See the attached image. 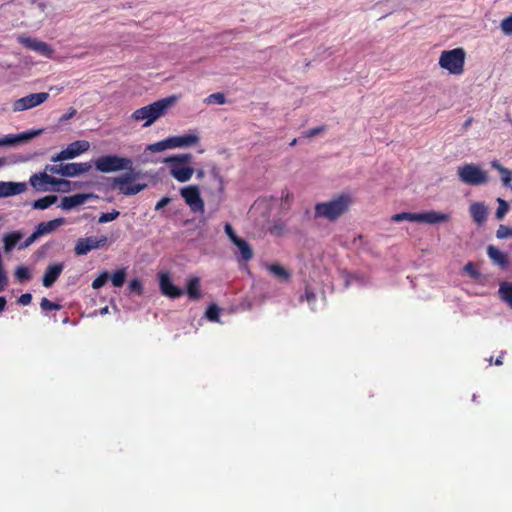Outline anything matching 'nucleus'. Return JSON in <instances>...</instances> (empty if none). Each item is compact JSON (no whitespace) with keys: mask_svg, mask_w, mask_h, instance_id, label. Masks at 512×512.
<instances>
[{"mask_svg":"<svg viewBox=\"0 0 512 512\" xmlns=\"http://www.w3.org/2000/svg\"><path fill=\"white\" fill-rule=\"evenodd\" d=\"M267 270L280 281H287L290 277L289 271L279 264L268 265Z\"/></svg>","mask_w":512,"mask_h":512,"instance_id":"obj_29","label":"nucleus"},{"mask_svg":"<svg viewBox=\"0 0 512 512\" xmlns=\"http://www.w3.org/2000/svg\"><path fill=\"white\" fill-rule=\"evenodd\" d=\"M49 94L46 92L33 93L15 100L12 103L14 112H22L37 107L47 101Z\"/></svg>","mask_w":512,"mask_h":512,"instance_id":"obj_11","label":"nucleus"},{"mask_svg":"<svg viewBox=\"0 0 512 512\" xmlns=\"http://www.w3.org/2000/svg\"><path fill=\"white\" fill-rule=\"evenodd\" d=\"M134 174H125L114 179L116 187L124 195H135L146 188V184L134 183Z\"/></svg>","mask_w":512,"mask_h":512,"instance_id":"obj_12","label":"nucleus"},{"mask_svg":"<svg viewBox=\"0 0 512 512\" xmlns=\"http://www.w3.org/2000/svg\"><path fill=\"white\" fill-rule=\"evenodd\" d=\"M92 168L91 163H67L61 165H47L46 171L52 174H58L63 177H76L88 172Z\"/></svg>","mask_w":512,"mask_h":512,"instance_id":"obj_7","label":"nucleus"},{"mask_svg":"<svg viewBox=\"0 0 512 512\" xmlns=\"http://www.w3.org/2000/svg\"><path fill=\"white\" fill-rule=\"evenodd\" d=\"M191 160V154H179L167 157L164 163L169 166L170 175L174 179L179 182H187L194 174V169L189 165Z\"/></svg>","mask_w":512,"mask_h":512,"instance_id":"obj_4","label":"nucleus"},{"mask_svg":"<svg viewBox=\"0 0 512 512\" xmlns=\"http://www.w3.org/2000/svg\"><path fill=\"white\" fill-rule=\"evenodd\" d=\"M48 171H44L41 173H35L30 176L29 183L30 185L37 191L46 192L49 191V180H51V176L48 175Z\"/></svg>","mask_w":512,"mask_h":512,"instance_id":"obj_21","label":"nucleus"},{"mask_svg":"<svg viewBox=\"0 0 512 512\" xmlns=\"http://www.w3.org/2000/svg\"><path fill=\"white\" fill-rule=\"evenodd\" d=\"M234 245L238 248L241 258L244 261H249L253 257V250L250 245L242 238L237 240Z\"/></svg>","mask_w":512,"mask_h":512,"instance_id":"obj_28","label":"nucleus"},{"mask_svg":"<svg viewBox=\"0 0 512 512\" xmlns=\"http://www.w3.org/2000/svg\"><path fill=\"white\" fill-rule=\"evenodd\" d=\"M19 41L29 49L36 51L43 56L50 57L52 54L50 46L42 41L29 37H19Z\"/></svg>","mask_w":512,"mask_h":512,"instance_id":"obj_20","label":"nucleus"},{"mask_svg":"<svg viewBox=\"0 0 512 512\" xmlns=\"http://www.w3.org/2000/svg\"><path fill=\"white\" fill-rule=\"evenodd\" d=\"M100 315H106L109 313V308L106 306L99 311Z\"/></svg>","mask_w":512,"mask_h":512,"instance_id":"obj_54","label":"nucleus"},{"mask_svg":"<svg viewBox=\"0 0 512 512\" xmlns=\"http://www.w3.org/2000/svg\"><path fill=\"white\" fill-rule=\"evenodd\" d=\"M316 133H317V130H313V131L310 132V135H314Z\"/></svg>","mask_w":512,"mask_h":512,"instance_id":"obj_57","label":"nucleus"},{"mask_svg":"<svg viewBox=\"0 0 512 512\" xmlns=\"http://www.w3.org/2000/svg\"><path fill=\"white\" fill-rule=\"evenodd\" d=\"M218 316H219V308L216 305H211L208 308V310L206 311V317L210 321L218 322L219 321Z\"/></svg>","mask_w":512,"mask_h":512,"instance_id":"obj_43","label":"nucleus"},{"mask_svg":"<svg viewBox=\"0 0 512 512\" xmlns=\"http://www.w3.org/2000/svg\"><path fill=\"white\" fill-rule=\"evenodd\" d=\"M90 149V143L87 140H77L70 143L66 148L52 156V162H62L74 159Z\"/></svg>","mask_w":512,"mask_h":512,"instance_id":"obj_8","label":"nucleus"},{"mask_svg":"<svg viewBox=\"0 0 512 512\" xmlns=\"http://www.w3.org/2000/svg\"><path fill=\"white\" fill-rule=\"evenodd\" d=\"M464 270L473 278H477L479 276V273L474 268L472 263H468L465 265Z\"/></svg>","mask_w":512,"mask_h":512,"instance_id":"obj_49","label":"nucleus"},{"mask_svg":"<svg viewBox=\"0 0 512 512\" xmlns=\"http://www.w3.org/2000/svg\"><path fill=\"white\" fill-rule=\"evenodd\" d=\"M43 129L29 130L19 134H7L0 137V148L16 147L28 143L33 138L42 134Z\"/></svg>","mask_w":512,"mask_h":512,"instance_id":"obj_13","label":"nucleus"},{"mask_svg":"<svg viewBox=\"0 0 512 512\" xmlns=\"http://www.w3.org/2000/svg\"><path fill=\"white\" fill-rule=\"evenodd\" d=\"M27 188L25 182L0 181V198L22 194Z\"/></svg>","mask_w":512,"mask_h":512,"instance_id":"obj_17","label":"nucleus"},{"mask_svg":"<svg viewBox=\"0 0 512 512\" xmlns=\"http://www.w3.org/2000/svg\"><path fill=\"white\" fill-rule=\"evenodd\" d=\"M466 51L462 47L451 50H443L438 59L441 69L454 76H460L465 70Z\"/></svg>","mask_w":512,"mask_h":512,"instance_id":"obj_3","label":"nucleus"},{"mask_svg":"<svg viewBox=\"0 0 512 512\" xmlns=\"http://www.w3.org/2000/svg\"><path fill=\"white\" fill-rule=\"evenodd\" d=\"M498 293L500 299L512 308V283L507 281L501 282Z\"/></svg>","mask_w":512,"mask_h":512,"instance_id":"obj_26","label":"nucleus"},{"mask_svg":"<svg viewBox=\"0 0 512 512\" xmlns=\"http://www.w3.org/2000/svg\"><path fill=\"white\" fill-rule=\"evenodd\" d=\"M58 197L56 195H48L43 198H40L33 202L32 207L38 210H45L49 208L51 205L56 203Z\"/></svg>","mask_w":512,"mask_h":512,"instance_id":"obj_30","label":"nucleus"},{"mask_svg":"<svg viewBox=\"0 0 512 512\" xmlns=\"http://www.w3.org/2000/svg\"><path fill=\"white\" fill-rule=\"evenodd\" d=\"M6 306V299L4 297H0V312L4 310Z\"/></svg>","mask_w":512,"mask_h":512,"instance_id":"obj_53","label":"nucleus"},{"mask_svg":"<svg viewBox=\"0 0 512 512\" xmlns=\"http://www.w3.org/2000/svg\"><path fill=\"white\" fill-rule=\"evenodd\" d=\"M487 254L490 257V259L497 265L501 267H507L508 265V258L507 255L501 252L499 249H497L494 246H489L487 248Z\"/></svg>","mask_w":512,"mask_h":512,"instance_id":"obj_24","label":"nucleus"},{"mask_svg":"<svg viewBox=\"0 0 512 512\" xmlns=\"http://www.w3.org/2000/svg\"><path fill=\"white\" fill-rule=\"evenodd\" d=\"M27 160L28 159L23 156H14L10 160H8L7 158L1 157L0 158V167H3L7 164H16V163L26 162Z\"/></svg>","mask_w":512,"mask_h":512,"instance_id":"obj_40","label":"nucleus"},{"mask_svg":"<svg viewBox=\"0 0 512 512\" xmlns=\"http://www.w3.org/2000/svg\"><path fill=\"white\" fill-rule=\"evenodd\" d=\"M109 278V275L107 272L101 273L93 282H92V288L93 289H99L102 286H104Z\"/></svg>","mask_w":512,"mask_h":512,"instance_id":"obj_39","label":"nucleus"},{"mask_svg":"<svg viewBox=\"0 0 512 512\" xmlns=\"http://www.w3.org/2000/svg\"><path fill=\"white\" fill-rule=\"evenodd\" d=\"M312 297V295H310L309 293H307V298H308V301H310V298Z\"/></svg>","mask_w":512,"mask_h":512,"instance_id":"obj_58","label":"nucleus"},{"mask_svg":"<svg viewBox=\"0 0 512 512\" xmlns=\"http://www.w3.org/2000/svg\"><path fill=\"white\" fill-rule=\"evenodd\" d=\"M64 269V265L62 263H53L50 264L47 269L45 270L44 276H43V286L45 287H51L54 282L58 279L60 274L62 273Z\"/></svg>","mask_w":512,"mask_h":512,"instance_id":"obj_22","label":"nucleus"},{"mask_svg":"<svg viewBox=\"0 0 512 512\" xmlns=\"http://www.w3.org/2000/svg\"><path fill=\"white\" fill-rule=\"evenodd\" d=\"M224 230L226 235L233 244L240 239V237L236 235L235 231L233 230L232 226L229 223L225 224Z\"/></svg>","mask_w":512,"mask_h":512,"instance_id":"obj_45","label":"nucleus"},{"mask_svg":"<svg viewBox=\"0 0 512 512\" xmlns=\"http://www.w3.org/2000/svg\"><path fill=\"white\" fill-rule=\"evenodd\" d=\"M496 236L499 239H505L508 237H512V228L505 226V225H500L496 232Z\"/></svg>","mask_w":512,"mask_h":512,"instance_id":"obj_42","label":"nucleus"},{"mask_svg":"<svg viewBox=\"0 0 512 512\" xmlns=\"http://www.w3.org/2000/svg\"><path fill=\"white\" fill-rule=\"evenodd\" d=\"M459 180L470 186L486 185L489 182L488 172L475 163H465L457 167Z\"/></svg>","mask_w":512,"mask_h":512,"instance_id":"obj_5","label":"nucleus"},{"mask_svg":"<svg viewBox=\"0 0 512 512\" xmlns=\"http://www.w3.org/2000/svg\"><path fill=\"white\" fill-rule=\"evenodd\" d=\"M469 214L477 225H482L488 217V208L483 202H472L469 206Z\"/></svg>","mask_w":512,"mask_h":512,"instance_id":"obj_19","label":"nucleus"},{"mask_svg":"<svg viewBox=\"0 0 512 512\" xmlns=\"http://www.w3.org/2000/svg\"><path fill=\"white\" fill-rule=\"evenodd\" d=\"M15 276L16 278L19 280V281H26V280H29L31 278V274H30V271L27 267L25 266H19L17 267L16 271H15Z\"/></svg>","mask_w":512,"mask_h":512,"instance_id":"obj_37","label":"nucleus"},{"mask_svg":"<svg viewBox=\"0 0 512 512\" xmlns=\"http://www.w3.org/2000/svg\"><path fill=\"white\" fill-rule=\"evenodd\" d=\"M59 181L60 179L51 176V180H49V185H52L53 188H55L59 184Z\"/></svg>","mask_w":512,"mask_h":512,"instance_id":"obj_52","label":"nucleus"},{"mask_svg":"<svg viewBox=\"0 0 512 512\" xmlns=\"http://www.w3.org/2000/svg\"><path fill=\"white\" fill-rule=\"evenodd\" d=\"M24 234L21 231H13L4 235V250L10 252L16 244L23 238Z\"/></svg>","mask_w":512,"mask_h":512,"instance_id":"obj_25","label":"nucleus"},{"mask_svg":"<svg viewBox=\"0 0 512 512\" xmlns=\"http://www.w3.org/2000/svg\"><path fill=\"white\" fill-rule=\"evenodd\" d=\"M160 289L164 295L170 298H178L183 294V291L172 283L166 272L160 274Z\"/></svg>","mask_w":512,"mask_h":512,"instance_id":"obj_18","label":"nucleus"},{"mask_svg":"<svg viewBox=\"0 0 512 512\" xmlns=\"http://www.w3.org/2000/svg\"><path fill=\"white\" fill-rule=\"evenodd\" d=\"M500 29L505 35L512 34V14L501 21Z\"/></svg>","mask_w":512,"mask_h":512,"instance_id":"obj_38","label":"nucleus"},{"mask_svg":"<svg viewBox=\"0 0 512 512\" xmlns=\"http://www.w3.org/2000/svg\"><path fill=\"white\" fill-rule=\"evenodd\" d=\"M270 233L274 236H281L285 232V226L283 224H275L270 227L269 229Z\"/></svg>","mask_w":512,"mask_h":512,"instance_id":"obj_48","label":"nucleus"},{"mask_svg":"<svg viewBox=\"0 0 512 512\" xmlns=\"http://www.w3.org/2000/svg\"><path fill=\"white\" fill-rule=\"evenodd\" d=\"M497 202H498V208L496 210L495 216L498 220H501L505 216V214L508 212L509 204L502 198H498Z\"/></svg>","mask_w":512,"mask_h":512,"instance_id":"obj_35","label":"nucleus"},{"mask_svg":"<svg viewBox=\"0 0 512 512\" xmlns=\"http://www.w3.org/2000/svg\"><path fill=\"white\" fill-rule=\"evenodd\" d=\"M177 100V96L162 98L150 105L135 110L131 114V119L135 122H143V127H149L160 117L164 116Z\"/></svg>","mask_w":512,"mask_h":512,"instance_id":"obj_1","label":"nucleus"},{"mask_svg":"<svg viewBox=\"0 0 512 512\" xmlns=\"http://www.w3.org/2000/svg\"><path fill=\"white\" fill-rule=\"evenodd\" d=\"M125 278H126V272L124 269H120L118 271H116L112 277H111V281H112V284L115 286V287H120L123 285L124 281H125Z\"/></svg>","mask_w":512,"mask_h":512,"instance_id":"obj_36","label":"nucleus"},{"mask_svg":"<svg viewBox=\"0 0 512 512\" xmlns=\"http://www.w3.org/2000/svg\"><path fill=\"white\" fill-rule=\"evenodd\" d=\"M170 149H172V147H171V142H170L169 137L164 140H161L159 142L149 144L146 147V150L150 151L152 153H159V152H163V151L170 150Z\"/></svg>","mask_w":512,"mask_h":512,"instance_id":"obj_31","label":"nucleus"},{"mask_svg":"<svg viewBox=\"0 0 512 512\" xmlns=\"http://www.w3.org/2000/svg\"><path fill=\"white\" fill-rule=\"evenodd\" d=\"M180 195L193 212L203 213L204 202L197 185H188L180 189Z\"/></svg>","mask_w":512,"mask_h":512,"instance_id":"obj_9","label":"nucleus"},{"mask_svg":"<svg viewBox=\"0 0 512 512\" xmlns=\"http://www.w3.org/2000/svg\"><path fill=\"white\" fill-rule=\"evenodd\" d=\"M187 293L190 299L201 298L200 279L198 277L190 278L187 282Z\"/></svg>","mask_w":512,"mask_h":512,"instance_id":"obj_27","label":"nucleus"},{"mask_svg":"<svg viewBox=\"0 0 512 512\" xmlns=\"http://www.w3.org/2000/svg\"><path fill=\"white\" fill-rule=\"evenodd\" d=\"M98 196L93 193H79L63 197L59 207L63 210H71L75 207L85 204L90 199H97Z\"/></svg>","mask_w":512,"mask_h":512,"instance_id":"obj_16","label":"nucleus"},{"mask_svg":"<svg viewBox=\"0 0 512 512\" xmlns=\"http://www.w3.org/2000/svg\"><path fill=\"white\" fill-rule=\"evenodd\" d=\"M169 203H170V198L164 197L160 201L157 202L155 209L160 210L163 207H165L166 205H168Z\"/></svg>","mask_w":512,"mask_h":512,"instance_id":"obj_51","label":"nucleus"},{"mask_svg":"<svg viewBox=\"0 0 512 512\" xmlns=\"http://www.w3.org/2000/svg\"><path fill=\"white\" fill-rule=\"evenodd\" d=\"M351 204L352 198L349 194H340L328 201L317 203L314 214L316 218L335 221L349 209Z\"/></svg>","mask_w":512,"mask_h":512,"instance_id":"obj_2","label":"nucleus"},{"mask_svg":"<svg viewBox=\"0 0 512 512\" xmlns=\"http://www.w3.org/2000/svg\"><path fill=\"white\" fill-rule=\"evenodd\" d=\"M31 300H32V295L29 294V293H25V294H22L19 299H18V302L21 304V305H29L31 303Z\"/></svg>","mask_w":512,"mask_h":512,"instance_id":"obj_50","label":"nucleus"},{"mask_svg":"<svg viewBox=\"0 0 512 512\" xmlns=\"http://www.w3.org/2000/svg\"><path fill=\"white\" fill-rule=\"evenodd\" d=\"M77 187H78L77 183H74L72 186V183L70 181L65 180V179H60L57 187L53 188L52 190L56 191V192H61V193H68Z\"/></svg>","mask_w":512,"mask_h":512,"instance_id":"obj_33","label":"nucleus"},{"mask_svg":"<svg viewBox=\"0 0 512 512\" xmlns=\"http://www.w3.org/2000/svg\"><path fill=\"white\" fill-rule=\"evenodd\" d=\"M119 211H116V210H113L112 212H109V213H103L99 219H98V222L99 223H107V222H111L113 220H115L118 216H119Z\"/></svg>","mask_w":512,"mask_h":512,"instance_id":"obj_41","label":"nucleus"},{"mask_svg":"<svg viewBox=\"0 0 512 512\" xmlns=\"http://www.w3.org/2000/svg\"><path fill=\"white\" fill-rule=\"evenodd\" d=\"M108 238L102 236H91L79 238L76 241L74 251L76 255H85L92 250L103 248L107 245Z\"/></svg>","mask_w":512,"mask_h":512,"instance_id":"obj_10","label":"nucleus"},{"mask_svg":"<svg viewBox=\"0 0 512 512\" xmlns=\"http://www.w3.org/2000/svg\"><path fill=\"white\" fill-rule=\"evenodd\" d=\"M204 102L208 105H223L226 103V98L223 93H213L205 98Z\"/></svg>","mask_w":512,"mask_h":512,"instance_id":"obj_34","label":"nucleus"},{"mask_svg":"<svg viewBox=\"0 0 512 512\" xmlns=\"http://www.w3.org/2000/svg\"><path fill=\"white\" fill-rule=\"evenodd\" d=\"M450 220L451 215L449 213L436 210L419 212L417 217V223L429 225L445 224L448 223Z\"/></svg>","mask_w":512,"mask_h":512,"instance_id":"obj_15","label":"nucleus"},{"mask_svg":"<svg viewBox=\"0 0 512 512\" xmlns=\"http://www.w3.org/2000/svg\"><path fill=\"white\" fill-rule=\"evenodd\" d=\"M40 306L43 310H58L60 308L58 304L52 303L47 298H42Z\"/></svg>","mask_w":512,"mask_h":512,"instance_id":"obj_46","label":"nucleus"},{"mask_svg":"<svg viewBox=\"0 0 512 512\" xmlns=\"http://www.w3.org/2000/svg\"><path fill=\"white\" fill-rule=\"evenodd\" d=\"M65 223L66 221L64 218H56L48 222H41L36 227L37 234H39L40 237L46 234H50L56 231L60 226L64 225Z\"/></svg>","mask_w":512,"mask_h":512,"instance_id":"obj_23","label":"nucleus"},{"mask_svg":"<svg viewBox=\"0 0 512 512\" xmlns=\"http://www.w3.org/2000/svg\"><path fill=\"white\" fill-rule=\"evenodd\" d=\"M169 138L172 149L193 147L200 142V134L197 130H190L188 133Z\"/></svg>","mask_w":512,"mask_h":512,"instance_id":"obj_14","label":"nucleus"},{"mask_svg":"<svg viewBox=\"0 0 512 512\" xmlns=\"http://www.w3.org/2000/svg\"><path fill=\"white\" fill-rule=\"evenodd\" d=\"M129 289L131 292L141 294L142 293V283L138 279H133L129 282Z\"/></svg>","mask_w":512,"mask_h":512,"instance_id":"obj_47","label":"nucleus"},{"mask_svg":"<svg viewBox=\"0 0 512 512\" xmlns=\"http://www.w3.org/2000/svg\"><path fill=\"white\" fill-rule=\"evenodd\" d=\"M502 359H503V357H502V356H499V357L497 358V360L495 361V364H496V365H501V364L503 363Z\"/></svg>","mask_w":512,"mask_h":512,"instance_id":"obj_55","label":"nucleus"},{"mask_svg":"<svg viewBox=\"0 0 512 512\" xmlns=\"http://www.w3.org/2000/svg\"><path fill=\"white\" fill-rule=\"evenodd\" d=\"M203 176H204V171L203 170H199L197 172V178L201 179V178H203Z\"/></svg>","mask_w":512,"mask_h":512,"instance_id":"obj_56","label":"nucleus"},{"mask_svg":"<svg viewBox=\"0 0 512 512\" xmlns=\"http://www.w3.org/2000/svg\"><path fill=\"white\" fill-rule=\"evenodd\" d=\"M133 162L130 158L117 155L101 156L95 160V167L102 173H111L132 169Z\"/></svg>","mask_w":512,"mask_h":512,"instance_id":"obj_6","label":"nucleus"},{"mask_svg":"<svg viewBox=\"0 0 512 512\" xmlns=\"http://www.w3.org/2000/svg\"><path fill=\"white\" fill-rule=\"evenodd\" d=\"M417 217H418V213L401 212V213H398V214H394L391 217V220L393 222L409 221V222L417 223Z\"/></svg>","mask_w":512,"mask_h":512,"instance_id":"obj_32","label":"nucleus"},{"mask_svg":"<svg viewBox=\"0 0 512 512\" xmlns=\"http://www.w3.org/2000/svg\"><path fill=\"white\" fill-rule=\"evenodd\" d=\"M38 238H40V235L37 234V230L35 231L23 242L19 245L20 249H25L29 247L32 243H34Z\"/></svg>","mask_w":512,"mask_h":512,"instance_id":"obj_44","label":"nucleus"}]
</instances>
